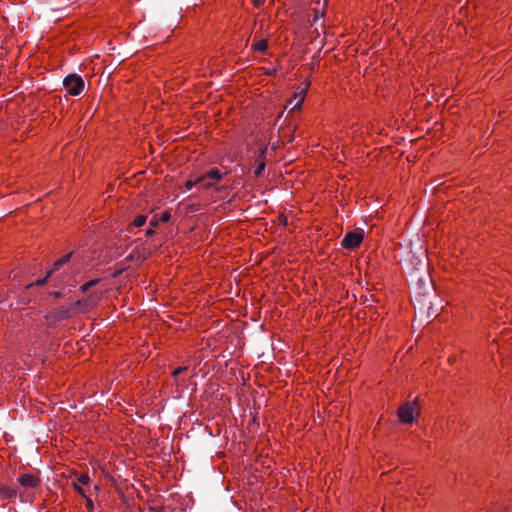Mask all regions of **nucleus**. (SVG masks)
Wrapping results in <instances>:
<instances>
[{
	"mask_svg": "<svg viewBox=\"0 0 512 512\" xmlns=\"http://www.w3.org/2000/svg\"><path fill=\"white\" fill-rule=\"evenodd\" d=\"M63 85L70 95L78 96L84 89V80L76 75L70 74L63 80Z\"/></svg>",
	"mask_w": 512,
	"mask_h": 512,
	"instance_id": "obj_1",
	"label": "nucleus"
},
{
	"mask_svg": "<svg viewBox=\"0 0 512 512\" xmlns=\"http://www.w3.org/2000/svg\"><path fill=\"white\" fill-rule=\"evenodd\" d=\"M73 255H74V252H70V253L62 256L61 258H59L57 261H55L53 268L47 272V274L44 278L38 279L36 282L27 285V288H30L34 285H38V286L44 285L47 282L48 278L51 277V275L54 272L59 271L64 265H66V264H68V262H70Z\"/></svg>",
	"mask_w": 512,
	"mask_h": 512,
	"instance_id": "obj_2",
	"label": "nucleus"
},
{
	"mask_svg": "<svg viewBox=\"0 0 512 512\" xmlns=\"http://www.w3.org/2000/svg\"><path fill=\"white\" fill-rule=\"evenodd\" d=\"M363 240V233L360 231H350L342 239L341 245L346 249H355Z\"/></svg>",
	"mask_w": 512,
	"mask_h": 512,
	"instance_id": "obj_3",
	"label": "nucleus"
},
{
	"mask_svg": "<svg viewBox=\"0 0 512 512\" xmlns=\"http://www.w3.org/2000/svg\"><path fill=\"white\" fill-rule=\"evenodd\" d=\"M415 405L412 402H406L398 410V417L402 423L411 424L415 417Z\"/></svg>",
	"mask_w": 512,
	"mask_h": 512,
	"instance_id": "obj_4",
	"label": "nucleus"
},
{
	"mask_svg": "<svg viewBox=\"0 0 512 512\" xmlns=\"http://www.w3.org/2000/svg\"><path fill=\"white\" fill-rule=\"evenodd\" d=\"M70 316L71 313L69 308L60 307L47 315V319L51 322V324H55L56 322L70 318Z\"/></svg>",
	"mask_w": 512,
	"mask_h": 512,
	"instance_id": "obj_5",
	"label": "nucleus"
},
{
	"mask_svg": "<svg viewBox=\"0 0 512 512\" xmlns=\"http://www.w3.org/2000/svg\"><path fill=\"white\" fill-rule=\"evenodd\" d=\"M19 483L27 488H35L39 485L40 479L32 474H22L18 478Z\"/></svg>",
	"mask_w": 512,
	"mask_h": 512,
	"instance_id": "obj_6",
	"label": "nucleus"
},
{
	"mask_svg": "<svg viewBox=\"0 0 512 512\" xmlns=\"http://www.w3.org/2000/svg\"><path fill=\"white\" fill-rule=\"evenodd\" d=\"M17 495L15 488L0 483V497L4 500L14 499Z\"/></svg>",
	"mask_w": 512,
	"mask_h": 512,
	"instance_id": "obj_7",
	"label": "nucleus"
},
{
	"mask_svg": "<svg viewBox=\"0 0 512 512\" xmlns=\"http://www.w3.org/2000/svg\"><path fill=\"white\" fill-rule=\"evenodd\" d=\"M206 174L207 177L212 179V182H214L215 184L221 181L224 176V174L218 168H213L209 170Z\"/></svg>",
	"mask_w": 512,
	"mask_h": 512,
	"instance_id": "obj_8",
	"label": "nucleus"
},
{
	"mask_svg": "<svg viewBox=\"0 0 512 512\" xmlns=\"http://www.w3.org/2000/svg\"><path fill=\"white\" fill-rule=\"evenodd\" d=\"M196 182H198V184H200L202 187L206 189H209L215 185V183L212 182V179L207 177V174L197 177Z\"/></svg>",
	"mask_w": 512,
	"mask_h": 512,
	"instance_id": "obj_9",
	"label": "nucleus"
},
{
	"mask_svg": "<svg viewBox=\"0 0 512 512\" xmlns=\"http://www.w3.org/2000/svg\"><path fill=\"white\" fill-rule=\"evenodd\" d=\"M268 47V42L266 39H261L258 42L253 44V49L259 51V52H265Z\"/></svg>",
	"mask_w": 512,
	"mask_h": 512,
	"instance_id": "obj_10",
	"label": "nucleus"
},
{
	"mask_svg": "<svg viewBox=\"0 0 512 512\" xmlns=\"http://www.w3.org/2000/svg\"><path fill=\"white\" fill-rule=\"evenodd\" d=\"M303 99H304V96H303V91L299 92V93H296L294 95V99L293 100H296L293 107H292V110H295V109H299L302 105V102H303Z\"/></svg>",
	"mask_w": 512,
	"mask_h": 512,
	"instance_id": "obj_11",
	"label": "nucleus"
},
{
	"mask_svg": "<svg viewBox=\"0 0 512 512\" xmlns=\"http://www.w3.org/2000/svg\"><path fill=\"white\" fill-rule=\"evenodd\" d=\"M146 220H147V217L145 215H139L134 219L133 226L141 227L145 224Z\"/></svg>",
	"mask_w": 512,
	"mask_h": 512,
	"instance_id": "obj_12",
	"label": "nucleus"
},
{
	"mask_svg": "<svg viewBox=\"0 0 512 512\" xmlns=\"http://www.w3.org/2000/svg\"><path fill=\"white\" fill-rule=\"evenodd\" d=\"M99 281H100V279H93V280L88 281L87 283H85L84 285L81 286L82 292L88 291L91 287L97 285L99 283Z\"/></svg>",
	"mask_w": 512,
	"mask_h": 512,
	"instance_id": "obj_13",
	"label": "nucleus"
},
{
	"mask_svg": "<svg viewBox=\"0 0 512 512\" xmlns=\"http://www.w3.org/2000/svg\"><path fill=\"white\" fill-rule=\"evenodd\" d=\"M264 169H265V161H259L258 166L254 170L255 176L256 177L261 176V174L263 173Z\"/></svg>",
	"mask_w": 512,
	"mask_h": 512,
	"instance_id": "obj_14",
	"label": "nucleus"
},
{
	"mask_svg": "<svg viewBox=\"0 0 512 512\" xmlns=\"http://www.w3.org/2000/svg\"><path fill=\"white\" fill-rule=\"evenodd\" d=\"M90 481V478L88 476V474H81L79 477H78V482L83 484V485H86L88 484Z\"/></svg>",
	"mask_w": 512,
	"mask_h": 512,
	"instance_id": "obj_15",
	"label": "nucleus"
},
{
	"mask_svg": "<svg viewBox=\"0 0 512 512\" xmlns=\"http://www.w3.org/2000/svg\"><path fill=\"white\" fill-rule=\"evenodd\" d=\"M267 147L263 146L259 149L258 161H264Z\"/></svg>",
	"mask_w": 512,
	"mask_h": 512,
	"instance_id": "obj_16",
	"label": "nucleus"
},
{
	"mask_svg": "<svg viewBox=\"0 0 512 512\" xmlns=\"http://www.w3.org/2000/svg\"><path fill=\"white\" fill-rule=\"evenodd\" d=\"M73 486H74V489L77 491L78 494H80L84 498L87 497L86 494H85V490L79 484L74 483Z\"/></svg>",
	"mask_w": 512,
	"mask_h": 512,
	"instance_id": "obj_17",
	"label": "nucleus"
},
{
	"mask_svg": "<svg viewBox=\"0 0 512 512\" xmlns=\"http://www.w3.org/2000/svg\"><path fill=\"white\" fill-rule=\"evenodd\" d=\"M187 370V367L184 366V367H178L176 368L173 372H172V376L173 377H177L180 373H182L183 371Z\"/></svg>",
	"mask_w": 512,
	"mask_h": 512,
	"instance_id": "obj_18",
	"label": "nucleus"
},
{
	"mask_svg": "<svg viewBox=\"0 0 512 512\" xmlns=\"http://www.w3.org/2000/svg\"><path fill=\"white\" fill-rule=\"evenodd\" d=\"M198 184V182H196V179L193 181V180H187L186 183H185V187L190 190L194 185Z\"/></svg>",
	"mask_w": 512,
	"mask_h": 512,
	"instance_id": "obj_19",
	"label": "nucleus"
},
{
	"mask_svg": "<svg viewBox=\"0 0 512 512\" xmlns=\"http://www.w3.org/2000/svg\"><path fill=\"white\" fill-rule=\"evenodd\" d=\"M170 220V213L168 211H165L161 215V221L162 222H168Z\"/></svg>",
	"mask_w": 512,
	"mask_h": 512,
	"instance_id": "obj_20",
	"label": "nucleus"
},
{
	"mask_svg": "<svg viewBox=\"0 0 512 512\" xmlns=\"http://www.w3.org/2000/svg\"><path fill=\"white\" fill-rule=\"evenodd\" d=\"M85 499H86V507H87V509L89 511H92L93 508H94L93 501L90 498H88V497H86Z\"/></svg>",
	"mask_w": 512,
	"mask_h": 512,
	"instance_id": "obj_21",
	"label": "nucleus"
},
{
	"mask_svg": "<svg viewBox=\"0 0 512 512\" xmlns=\"http://www.w3.org/2000/svg\"><path fill=\"white\" fill-rule=\"evenodd\" d=\"M417 285H419L420 288H423L426 285V281L422 278H419L417 281Z\"/></svg>",
	"mask_w": 512,
	"mask_h": 512,
	"instance_id": "obj_22",
	"label": "nucleus"
},
{
	"mask_svg": "<svg viewBox=\"0 0 512 512\" xmlns=\"http://www.w3.org/2000/svg\"><path fill=\"white\" fill-rule=\"evenodd\" d=\"M50 295L56 299H58L62 296L61 292H58V291H53Z\"/></svg>",
	"mask_w": 512,
	"mask_h": 512,
	"instance_id": "obj_23",
	"label": "nucleus"
},
{
	"mask_svg": "<svg viewBox=\"0 0 512 512\" xmlns=\"http://www.w3.org/2000/svg\"><path fill=\"white\" fill-rule=\"evenodd\" d=\"M150 225H151V226H156V225H158V219H156L155 217H153V218L150 220Z\"/></svg>",
	"mask_w": 512,
	"mask_h": 512,
	"instance_id": "obj_24",
	"label": "nucleus"
},
{
	"mask_svg": "<svg viewBox=\"0 0 512 512\" xmlns=\"http://www.w3.org/2000/svg\"><path fill=\"white\" fill-rule=\"evenodd\" d=\"M153 234H154V230H153V229H148V230L146 231V235H147V236H152Z\"/></svg>",
	"mask_w": 512,
	"mask_h": 512,
	"instance_id": "obj_25",
	"label": "nucleus"
},
{
	"mask_svg": "<svg viewBox=\"0 0 512 512\" xmlns=\"http://www.w3.org/2000/svg\"><path fill=\"white\" fill-rule=\"evenodd\" d=\"M80 305H82L81 300H77L76 302H74V306H80Z\"/></svg>",
	"mask_w": 512,
	"mask_h": 512,
	"instance_id": "obj_26",
	"label": "nucleus"
},
{
	"mask_svg": "<svg viewBox=\"0 0 512 512\" xmlns=\"http://www.w3.org/2000/svg\"><path fill=\"white\" fill-rule=\"evenodd\" d=\"M120 274H121V270L116 271V272L114 273V276L116 277V276H118V275H120Z\"/></svg>",
	"mask_w": 512,
	"mask_h": 512,
	"instance_id": "obj_27",
	"label": "nucleus"
}]
</instances>
